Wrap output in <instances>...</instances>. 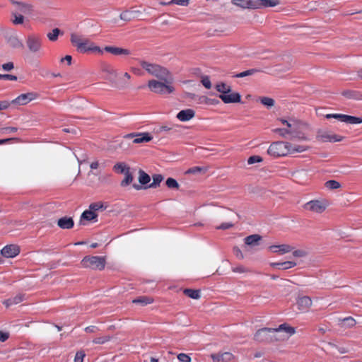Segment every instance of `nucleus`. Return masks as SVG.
Segmentation results:
<instances>
[{"label":"nucleus","instance_id":"1","mask_svg":"<svg viewBox=\"0 0 362 362\" xmlns=\"http://www.w3.org/2000/svg\"><path fill=\"white\" fill-rule=\"evenodd\" d=\"M70 40L80 53L98 52L101 54L103 53V50L100 49V47L95 45V43L91 42L89 39H81L75 33L71 35Z\"/></svg>","mask_w":362,"mask_h":362},{"label":"nucleus","instance_id":"2","mask_svg":"<svg viewBox=\"0 0 362 362\" xmlns=\"http://www.w3.org/2000/svg\"><path fill=\"white\" fill-rule=\"evenodd\" d=\"M139 64L149 74L154 76L160 81H166V78H168V76L169 75V71L166 68L144 60H141Z\"/></svg>","mask_w":362,"mask_h":362},{"label":"nucleus","instance_id":"3","mask_svg":"<svg viewBox=\"0 0 362 362\" xmlns=\"http://www.w3.org/2000/svg\"><path fill=\"white\" fill-rule=\"evenodd\" d=\"M148 86L152 92L157 94H170L175 90L171 83L168 81V78H166V81H158L153 79L150 80L148 83Z\"/></svg>","mask_w":362,"mask_h":362},{"label":"nucleus","instance_id":"4","mask_svg":"<svg viewBox=\"0 0 362 362\" xmlns=\"http://www.w3.org/2000/svg\"><path fill=\"white\" fill-rule=\"evenodd\" d=\"M291 143L284 141L273 142L267 150L268 154L274 157L285 156L289 154Z\"/></svg>","mask_w":362,"mask_h":362},{"label":"nucleus","instance_id":"5","mask_svg":"<svg viewBox=\"0 0 362 362\" xmlns=\"http://www.w3.org/2000/svg\"><path fill=\"white\" fill-rule=\"evenodd\" d=\"M85 267L102 270L105 267V258L99 256H86L81 261Z\"/></svg>","mask_w":362,"mask_h":362},{"label":"nucleus","instance_id":"6","mask_svg":"<svg viewBox=\"0 0 362 362\" xmlns=\"http://www.w3.org/2000/svg\"><path fill=\"white\" fill-rule=\"evenodd\" d=\"M274 333L272 328L264 327L258 329L255 335L254 340L258 342H271L278 339L272 336L270 334Z\"/></svg>","mask_w":362,"mask_h":362},{"label":"nucleus","instance_id":"7","mask_svg":"<svg viewBox=\"0 0 362 362\" xmlns=\"http://www.w3.org/2000/svg\"><path fill=\"white\" fill-rule=\"evenodd\" d=\"M325 117L327 119H337L346 124H356L362 123L361 117L344 114H327L325 115Z\"/></svg>","mask_w":362,"mask_h":362},{"label":"nucleus","instance_id":"8","mask_svg":"<svg viewBox=\"0 0 362 362\" xmlns=\"http://www.w3.org/2000/svg\"><path fill=\"white\" fill-rule=\"evenodd\" d=\"M134 139L133 140L134 144H141V143H146L152 140L153 136L150 134L148 132H144V133H136L133 132L130 134H127L124 136V139Z\"/></svg>","mask_w":362,"mask_h":362},{"label":"nucleus","instance_id":"9","mask_svg":"<svg viewBox=\"0 0 362 362\" xmlns=\"http://www.w3.org/2000/svg\"><path fill=\"white\" fill-rule=\"evenodd\" d=\"M317 139L322 142H339L344 139V136L334 134H332L328 132L318 130Z\"/></svg>","mask_w":362,"mask_h":362},{"label":"nucleus","instance_id":"10","mask_svg":"<svg viewBox=\"0 0 362 362\" xmlns=\"http://www.w3.org/2000/svg\"><path fill=\"white\" fill-rule=\"evenodd\" d=\"M36 96H37V94L33 92L23 93V94H21L19 96H18L14 100H13L11 103L19 105H24L28 104L29 102L32 101L33 100L35 99Z\"/></svg>","mask_w":362,"mask_h":362},{"label":"nucleus","instance_id":"11","mask_svg":"<svg viewBox=\"0 0 362 362\" xmlns=\"http://www.w3.org/2000/svg\"><path fill=\"white\" fill-rule=\"evenodd\" d=\"M26 45L31 52H37L41 48L40 38L35 35H29L27 37Z\"/></svg>","mask_w":362,"mask_h":362},{"label":"nucleus","instance_id":"12","mask_svg":"<svg viewBox=\"0 0 362 362\" xmlns=\"http://www.w3.org/2000/svg\"><path fill=\"white\" fill-rule=\"evenodd\" d=\"M20 253V247L17 245H7L2 248L1 254L6 258H13Z\"/></svg>","mask_w":362,"mask_h":362},{"label":"nucleus","instance_id":"13","mask_svg":"<svg viewBox=\"0 0 362 362\" xmlns=\"http://www.w3.org/2000/svg\"><path fill=\"white\" fill-rule=\"evenodd\" d=\"M218 98L226 104L238 103L241 102V95L239 93L233 92L226 94H219Z\"/></svg>","mask_w":362,"mask_h":362},{"label":"nucleus","instance_id":"14","mask_svg":"<svg viewBox=\"0 0 362 362\" xmlns=\"http://www.w3.org/2000/svg\"><path fill=\"white\" fill-rule=\"evenodd\" d=\"M305 208L316 213H322L326 209V205L321 201L312 200L305 204Z\"/></svg>","mask_w":362,"mask_h":362},{"label":"nucleus","instance_id":"15","mask_svg":"<svg viewBox=\"0 0 362 362\" xmlns=\"http://www.w3.org/2000/svg\"><path fill=\"white\" fill-rule=\"evenodd\" d=\"M103 50L115 56L129 55L131 54V51L128 49L114 46H105Z\"/></svg>","mask_w":362,"mask_h":362},{"label":"nucleus","instance_id":"16","mask_svg":"<svg viewBox=\"0 0 362 362\" xmlns=\"http://www.w3.org/2000/svg\"><path fill=\"white\" fill-rule=\"evenodd\" d=\"M97 217H98V215L95 214V212L92 211L90 209H89V210H86L81 215L79 225H82V226L86 225V224L85 222L86 221H97Z\"/></svg>","mask_w":362,"mask_h":362},{"label":"nucleus","instance_id":"17","mask_svg":"<svg viewBox=\"0 0 362 362\" xmlns=\"http://www.w3.org/2000/svg\"><path fill=\"white\" fill-rule=\"evenodd\" d=\"M101 70L103 72L108 74L107 79L110 82H113L117 76V71L107 63H104L102 64Z\"/></svg>","mask_w":362,"mask_h":362},{"label":"nucleus","instance_id":"18","mask_svg":"<svg viewBox=\"0 0 362 362\" xmlns=\"http://www.w3.org/2000/svg\"><path fill=\"white\" fill-rule=\"evenodd\" d=\"M6 43L13 49L23 48V44L22 42L14 35H6Z\"/></svg>","mask_w":362,"mask_h":362},{"label":"nucleus","instance_id":"19","mask_svg":"<svg viewBox=\"0 0 362 362\" xmlns=\"http://www.w3.org/2000/svg\"><path fill=\"white\" fill-rule=\"evenodd\" d=\"M195 115V112L192 109H185L180 111L176 117L181 122H187L192 119Z\"/></svg>","mask_w":362,"mask_h":362},{"label":"nucleus","instance_id":"20","mask_svg":"<svg viewBox=\"0 0 362 362\" xmlns=\"http://www.w3.org/2000/svg\"><path fill=\"white\" fill-rule=\"evenodd\" d=\"M57 226L62 229H71L74 226L72 217L64 216L58 219Z\"/></svg>","mask_w":362,"mask_h":362},{"label":"nucleus","instance_id":"21","mask_svg":"<svg viewBox=\"0 0 362 362\" xmlns=\"http://www.w3.org/2000/svg\"><path fill=\"white\" fill-rule=\"evenodd\" d=\"M296 303L300 310L305 311L311 306L312 300L310 297L305 296L299 297Z\"/></svg>","mask_w":362,"mask_h":362},{"label":"nucleus","instance_id":"22","mask_svg":"<svg viewBox=\"0 0 362 362\" xmlns=\"http://www.w3.org/2000/svg\"><path fill=\"white\" fill-rule=\"evenodd\" d=\"M231 3L242 8L255 9V0H231Z\"/></svg>","mask_w":362,"mask_h":362},{"label":"nucleus","instance_id":"23","mask_svg":"<svg viewBox=\"0 0 362 362\" xmlns=\"http://www.w3.org/2000/svg\"><path fill=\"white\" fill-rule=\"evenodd\" d=\"M279 4V0H255V9L274 7Z\"/></svg>","mask_w":362,"mask_h":362},{"label":"nucleus","instance_id":"24","mask_svg":"<svg viewBox=\"0 0 362 362\" xmlns=\"http://www.w3.org/2000/svg\"><path fill=\"white\" fill-rule=\"evenodd\" d=\"M141 12L137 10H126L121 13L119 18L124 21H130L139 17Z\"/></svg>","mask_w":362,"mask_h":362},{"label":"nucleus","instance_id":"25","mask_svg":"<svg viewBox=\"0 0 362 362\" xmlns=\"http://www.w3.org/2000/svg\"><path fill=\"white\" fill-rule=\"evenodd\" d=\"M262 238V237L260 235L253 234L245 238L244 243L247 246L255 247L259 245V241Z\"/></svg>","mask_w":362,"mask_h":362},{"label":"nucleus","instance_id":"26","mask_svg":"<svg viewBox=\"0 0 362 362\" xmlns=\"http://www.w3.org/2000/svg\"><path fill=\"white\" fill-rule=\"evenodd\" d=\"M233 355L230 352H225L222 354H214L211 355V358L214 361L216 362H227L233 359Z\"/></svg>","mask_w":362,"mask_h":362},{"label":"nucleus","instance_id":"27","mask_svg":"<svg viewBox=\"0 0 362 362\" xmlns=\"http://www.w3.org/2000/svg\"><path fill=\"white\" fill-rule=\"evenodd\" d=\"M274 333L285 332L288 334V336H291L296 333V329L293 327L290 326L287 323H283L279 326L277 328H272Z\"/></svg>","mask_w":362,"mask_h":362},{"label":"nucleus","instance_id":"28","mask_svg":"<svg viewBox=\"0 0 362 362\" xmlns=\"http://www.w3.org/2000/svg\"><path fill=\"white\" fill-rule=\"evenodd\" d=\"M341 95L348 99L362 100V93L358 90H345Z\"/></svg>","mask_w":362,"mask_h":362},{"label":"nucleus","instance_id":"29","mask_svg":"<svg viewBox=\"0 0 362 362\" xmlns=\"http://www.w3.org/2000/svg\"><path fill=\"white\" fill-rule=\"evenodd\" d=\"M296 263L293 261H286L284 262H274L271 263V266L279 269L286 270L292 267H294Z\"/></svg>","mask_w":362,"mask_h":362},{"label":"nucleus","instance_id":"30","mask_svg":"<svg viewBox=\"0 0 362 362\" xmlns=\"http://www.w3.org/2000/svg\"><path fill=\"white\" fill-rule=\"evenodd\" d=\"M14 5L18 6V10L25 14H30L33 11V6L31 4L19 2V1H13Z\"/></svg>","mask_w":362,"mask_h":362},{"label":"nucleus","instance_id":"31","mask_svg":"<svg viewBox=\"0 0 362 362\" xmlns=\"http://www.w3.org/2000/svg\"><path fill=\"white\" fill-rule=\"evenodd\" d=\"M153 182L147 186H144V189L157 188L160 186V182L163 180L164 177L160 174H153L152 175Z\"/></svg>","mask_w":362,"mask_h":362},{"label":"nucleus","instance_id":"32","mask_svg":"<svg viewBox=\"0 0 362 362\" xmlns=\"http://www.w3.org/2000/svg\"><path fill=\"white\" fill-rule=\"evenodd\" d=\"M23 300H24V295L18 294L17 296H16L13 298H8V299H6V300H4V304L5 305L6 307L8 308L12 305L18 304V303L22 302Z\"/></svg>","mask_w":362,"mask_h":362},{"label":"nucleus","instance_id":"33","mask_svg":"<svg viewBox=\"0 0 362 362\" xmlns=\"http://www.w3.org/2000/svg\"><path fill=\"white\" fill-rule=\"evenodd\" d=\"M183 293L192 299L197 300L201 297L200 290L198 289L185 288L183 291Z\"/></svg>","mask_w":362,"mask_h":362},{"label":"nucleus","instance_id":"34","mask_svg":"<svg viewBox=\"0 0 362 362\" xmlns=\"http://www.w3.org/2000/svg\"><path fill=\"white\" fill-rule=\"evenodd\" d=\"M259 72H262V70H260L259 69H250L244 71L243 72L236 74L233 75V77H234V78H244V77H246V76L254 75L255 74H257V73H259Z\"/></svg>","mask_w":362,"mask_h":362},{"label":"nucleus","instance_id":"35","mask_svg":"<svg viewBox=\"0 0 362 362\" xmlns=\"http://www.w3.org/2000/svg\"><path fill=\"white\" fill-rule=\"evenodd\" d=\"M139 183L141 185H144V187L147 186L146 185L148 183H149V182L151 181L150 175L141 169L139 171Z\"/></svg>","mask_w":362,"mask_h":362},{"label":"nucleus","instance_id":"36","mask_svg":"<svg viewBox=\"0 0 362 362\" xmlns=\"http://www.w3.org/2000/svg\"><path fill=\"white\" fill-rule=\"evenodd\" d=\"M153 300L151 298L144 296L134 299L132 303L135 304H140L144 306L153 303Z\"/></svg>","mask_w":362,"mask_h":362},{"label":"nucleus","instance_id":"37","mask_svg":"<svg viewBox=\"0 0 362 362\" xmlns=\"http://www.w3.org/2000/svg\"><path fill=\"white\" fill-rule=\"evenodd\" d=\"M356 320L352 317H348L343 319L339 325L344 328H351L355 326Z\"/></svg>","mask_w":362,"mask_h":362},{"label":"nucleus","instance_id":"38","mask_svg":"<svg viewBox=\"0 0 362 362\" xmlns=\"http://www.w3.org/2000/svg\"><path fill=\"white\" fill-rule=\"evenodd\" d=\"M216 90L220 93V94H226L231 92V87L227 86L225 83H220L216 85Z\"/></svg>","mask_w":362,"mask_h":362},{"label":"nucleus","instance_id":"39","mask_svg":"<svg viewBox=\"0 0 362 362\" xmlns=\"http://www.w3.org/2000/svg\"><path fill=\"white\" fill-rule=\"evenodd\" d=\"M133 175L132 174L130 173L129 170H126L125 173H124V180L121 182L120 183V185L122 187H126V186H128L129 185H130L132 183V182L133 181Z\"/></svg>","mask_w":362,"mask_h":362},{"label":"nucleus","instance_id":"40","mask_svg":"<svg viewBox=\"0 0 362 362\" xmlns=\"http://www.w3.org/2000/svg\"><path fill=\"white\" fill-rule=\"evenodd\" d=\"M207 171V168L204 167L194 166L189 168L187 171V174H204Z\"/></svg>","mask_w":362,"mask_h":362},{"label":"nucleus","instance_id":"41","mask_svg":"<svg viewBox=\"0 0 362 362\" xmlns=\"http://www.w3.org/2000/svg\"><path fill=\"white\" fill-rule=\"evenodd\" d=\"M113 169L117 171L119 173L124 174L126 170H129V167L127 166L125 163H117L115 165Z\"/></svg>","mask_w":362,"mask_h":362},{"label":"nucleus","instance_id":"42","mask_svg":"<svg viewBox=\"0 0 362 362\" xmlns=\"http://www.w3.org/2000/svg\"><path fill=\"white\" fill-rule=\"evenodd\" d=\"M325 186L327 189L332 190V189H337L340 188L341 184L337 180H330L327 181L325 183Z\"/></svg>","mask_w":362,"mask_h":362},{"label":"nucleus","instance_id":"43","mask_svg":"<svg viewBox=\"0 0 362 362\" xmlns=\"http://www.w3.org/2000/svg\"><path fill=\"white\" fill-rule=\"evenodd\" d=\"M165 185L169 189H178L180 187V185L177 181L173 177H168L165 181Z\"/></svg>","mask_w":362,"mask_h":362},{"label":"nucleus","instance_id":"44","mask_svg":"<svg viewBox=\"0 0 362 362\" xmlns=\"http://www.w3.org/2000/svg\"><path fill=\"white\" fill-rule=\"evenodd\" d=\"M259 100L261 103L267 108L273 107L275 103L274 100L269 97H261L259 98Z\"/></svg>","mask_w":362,"mask_h":362},{"label":"nucleus","instance_id":"45","mask_svg":"<svg viewBox=\"0 0 362 362\" xmlns=\"http://www.w3.org/2000/svg\"><path fill=\"white\" fill-rule=\"evenodd\" d=\"M291 151H289V153H293L296 152H303L307 149V147L303 145H297L291 144V147L289 148Z\"/></svg>","mask_w":362,"mask_h":362},{"label":"nucleus","instance_id":"46","mask_svg":"<svg viewBox=\"0 0 362 362\" xmlns=\"http://www.w3.org/2000/svg\"><path fill=\"white\" fill-rule=\"evenodd\" d=\"M60 32L61 30L59 28L53 29L52 33H49L47 34L48 39L52 42L56 41L58 38Z\"/></svg>","mask_w":362,"mask_h":362},{"label":"nucleus","instance_id":"47","mask_svg":"<svg viewBox=\"0 0 362 362\" xmlns=\"http://www.w3.org/2000/svg\"><path fill=\"white\" fill-rule=\"evenodd\" d=\"M278 252L280 254L288 253L293 250V247L291 245L286 244L278 245Z\"/></svg>","mask_w":362,"mask_h":362},{"label":"nucleus","instance_id":"48","mask_svg":"<svg viewBox=\"0 0 362 362\" xmlns=\"http://www.w3.org/2000/svg\"><path fill=\"white\" fill-rule=\"evenodd\" d=\"M111 337L110 336H103L100 337H96L93 340V342L95 344H103L105 342H107L110 340Z\"/></svg>","mask_w":362,"mask_h":362},{"label":"nucleus","instance_id":"49","mask_svg":"<svg viewBox=\"0 0 362 362\" xmlns=\"http://www.w3.org/2000/svg\"><path fill=\"white\" fill-rule=\"evenodd\" d=\"M89 209L92 211L95 212L96 211H98V210H100V209H103L105 208H104L103 204L102 203H100V202H94V203L90 204V205L89 206Z\"/></svg>","mask_w":362,"mask_h":362},{"label":"nucleus","instance_id":"50","mask_svg":"<svg viewBox=\"0 0 362 362\" xmlns=\"http://www.w3.org/2000/svg\"><path fill=\"white\" fill-rule=\"evenodd\" d=\"M274 132L278 133L280 136L283 137H286L287 134H291V130L284 128H277L274 129Z\"/></svg>","mask_w":362,"mask_h":362},{"label":"nucleus","instance_id":"51","mask_svg":"<svg viewBox=\"0 0 362 362\" xmlns=\"http://www.w3.org/2000/svg\"><path fill=\"white\" fill-rule=\"evenodd\" d=\"M263 160L262 158L259 156H252L250 157H249L248 160H247V163L249 165H252V164H254V163H259V162H262Z\"/></svg>","mask_w":362,"mask_h":362},{"label":"nucleus","instance_id":"52","mask_svg":"<svg viewBox=\"0 0 362 362\" xmlns=\"http://www.w3.org/2000/svg\"><path fill=\"white\" fill-rule=\"evenodd\" d=\"M201 82L206 88L209 89L211 88V83L208 76H202Z\"/></svg>","mask_w":362,"mask_h":362},{"label":"nucleus","instance_id":"53","mask_svg":"<svg viewBox=\"0 0 362 362\" xmlns=\"http://www.w3.org/2000/svg\"><path fill=\"white\" fill-rule=\"evenodd\" d=\"M233 252L236 258H238V259H243L244 258V255L241 250L238 246L233 247Z\"/></svg>","mask_w":362,"mask_h":362},{"label":"nucleus","instance_id":"54","mask_svg":"<svg viewBox=\"0 0 362 362\" xmlns=\"http://www.w3.org/2000/svg\"><path fill=\"white\" fill-rule=\"evenodd\" d=\"M86 356V354L83 351H78L76 352L74 362H83V358Z\"/></svg>","mask_w":362,"mask_h":362},{"label":"nucleus","instance_id":"55","mask_svg":"<svg viewBox=\"0 0 362 362\" xmlns=\"http://www.w3.org/2000/svg\"><path fill=\"white\" fill-rule=\"evenodd\" d=\"M18 128L14 127H8L0 129V133L1 134H8V133H14L17 132Z\"/></svg>","mask_w":362,"mask_h":362},{"label":"nucleus","instance_id":"56","mask_svg":"<svg viewBox=\"0 0 362 362\" xmlns=\"http://www.w3.org/2000/svg\"><path fill=\"white\" fill-rule=\"evenodd\" d=\"M177 359L180 362H191V358L189 355L181 353L177 355Z\"/></svg>","mask_w":362,"mask_h":362},{"label":"nucleus","instance_id":"57","mask_svg":"<svg viewBox=\"0 0 362 362\" xmlns=\"http://www.w3.org/2000/svg\"><path fill=\"white\" fill-rule=\"evenodd\" d=\"M0 79L10 80V81H17L18 78L16 76L12 74H0Z\"/></svg>","mask_w":362,"mask_h":362},{"label":"nucleus","instance_id":"58","mask_svg":"<svg viewBox=\"0 0 362 362\" xmlns=\"http://www.w3.org/2000/svg\"><path fill=\"white\" fill-rule=\"evenodd\" d=\"M2 69L5 71H9L14 68V64L12 62H9L5 64H3L1 66Z\"/></svg>","mask_w":362,"mask_h":362},{"label":"nucleus","instance_id":"59","mask_svg":"<svg viewBox=\"0 0 362 362\" xmlns=\"http://www.w3.org/2000/svg\"><path fill=\"white\" fill-rule=\"evenodd\" d=\"M291 137L292 138H296L300 140H305L306 137L305 136L304 134L301 132H294L291 131Z\"/></svg>","mask_w":362,"mask_h":362},{"label":"nucleus","instance_id":"60","mask_svg":"<svg viewBox=\"0 0 362 362\" xmlns=\"http://www.w3.org/2000/svg\"><path fill=\"white\" fill-rule=\"evenodd\" d=\"M189 0H172L169 4L186 6L189 4Z\"/></svg>","mask_w":362,"mask_h":362},{"label":"nucleus","instance_id":"61","mask_svg":"<svg viewBox=\"0 0 362 362\" xmlns=\"http://www.w3.org/2000/svg\"><path fill=\"white\" fill-rule=\"evenodd\" d=\"M293 255L296 257H303L307 255V252L302 250H296L293 252Z\"/></svg>","mask_w":362,"mask_h":362},{"label":"nucleus","instance_id":"62","mask_svg":"<svg viewBox=\"0 0 362 362\" xmlns=\"http://www.w3.org/2000/svg\"><path fill=\"white\" fill-rule=\"evenodd\" d=\"M233 227V224L231 223H223L216 228L219 230H227Z\"/></svg>","mask_w":362,"mask_h":362},{"label":"nucleus","instance_id":"63","mask_svg":"<svg viewBox=\"0 0 362 362\" xmlns=\"http://www.w3.org/2000/svg\"><path fill=\"white\" fill-rule=\"evenodd\" d=\"M23 21H24L23 16H22V15H18V16L15 15V19L13 20V23L14 24H16V25L22 24L23 23Z\"/></svg>","mask_w":362,"mask_h":362},{"label":"nucleus","instance_id":"64","mask_svg":"<svg viewBox=\"0 0 362 362\" xmlns=\"http://www.w3.org/2000/svg\"><path fill=\"white\" fill-rule=\"evenodd\" d=\"M197 100H198L199 104H202V103L206 104V103L209 102V98L206 96H204V95L203 96L197 95Z\"/></svg>","mask_w":362,"mask_h":362}]
</instances>
